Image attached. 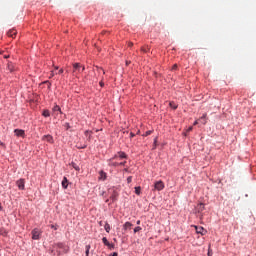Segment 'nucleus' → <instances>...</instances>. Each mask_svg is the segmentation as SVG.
<instances>
[{"instance_id":"12","label":"nucleus","mask_w":256,"mask_h":256,"mask_svg":"<svg viewBox=\"0 0 256 256\" xmlns=\"http://www.w3.org/2000/svg\"><path fill=\"white\" fill-rule=\"evenodd\" d=\"M199 121L202 123V125H207V113L203 114Z\"/></svg>"},{"instance_id":"46","label":"nucleus","mask_w":256,"mask_h":256,"mask_svg":"<svg viewBox=\"0 0 256 256\" xmlns=\"http://www.w3.org/2000/svg\"><path fill=\"white\" fill-rule=\"evenodd\" d=\"M101 71L103 72V74L105 75V70L101 69Z\"/></svg>"},{"instance_id":"22","label":"nucleus","mask_w":256,"mask_h":256,"mask_svg":"<svg viewBox=\"0 0 256 256\" xmlns=\"http://www.w3.org/2000/svg\"><path fill=\"white\" fill-rule=\"evenodd\" d=\"M91 131H89V130H86L85 131V135H86V137H88V139H91Z\"/></svg>"},{"instance_id":"41","label":"nucleus","mask_w":256,"mask_h":256,"mask_svg":"<svg viewBox=\"0 0 256 256\" xmlns=\"http://www.w3.org/2000/svg\"><path fill=\"white\" fill-rule=\"evenodd\" d=\"M128 45L129 47H133V42H130Z\"/></svg>"},{"instance_id":"1","label":"nucleus","mask_w":256,"mask_h":256,"mask_svg":"<svg viewBox=\"0 0 256 256\" xmlns=\"http://www.w3.org/2000/svg\"><path fill=\"white\" fill-rule=\"evenodd\" d=\"M121 159H127V154H125V152H118L115 154L114 157L109 160L108 165L110 167H119V162L117 161H121Z\"/></svg>"},{"instance_id":"32","label":"nucleus","mask_w":256,"mask_h":256,"mask_svg":"<svg viewBox=\"0 0 256 256\" xmlns=\"http://www.w3.org/2000/svg\"><path fill=\"white\" fill-rule=\"evenodd\" d=\"M190 131H193V127L190 126L188 129H187V133H190Z\"/></svg>"},{"instance_id":"23","label":"nucleus","mask_w":256,"mask_h":256,"mask_svg":"<svg viewBox=\"0 0 256 256\" xmlns=\"http://www.w3.org/2000/svg\"><path fill=\"white\" fill-rule=\"evenodd\" d=\"M90 249H91V245H86V256H89Z\"/></svg>"},{"instance_id":"37","label":"nucleus","mask_w":256,"mask_h":256,"mask_svg":"<svg viewBox=\"0 0 256 256\" xmlns=\"http://www.w3.org/2000/svg\"><path fill=\"white\" fill-rule=\"evenodd\" d=\"M194 125H199V120H196V121L194 122Z\"/></svg>"},{"instance_id":"6","label":"nucleus","mask_w":256,"mask_h":256,"mask_svg":"<svg viewBox=\"0 0 256 256\" xmlns=\"http://www.w3.org/2000/svg\"><path fill=\"white\" fill-rule=\"evenodd\" d=\"M109 193H112L110 199H112V201H117V197H119L117 191H115V189H109Z\"/></svg>"},{"instance_id":"24","label":"nucleus","mask_w":256,"mask_h":256,"mask_svg":"<svg viewBox=\"0 0 256 256\" xmlns=\"http://www.w3.org/2000/svg\"><path fill=\"white\" fill-rule=\"evenodd\" d=\"M141 227L140 226H137L134 228V233H139V231H141Z\"/></svg>"},{"instance_id":"48","label":"nucleus","mask_w":256,"mask_h":256,"mask_svg":"<svg viewBox=\"0 0 256 256\" xmlns=\"http://www.w3.org/2000/svg\"><path fill=\"white\" fill-rule=\"evenodd\" d=\"M4 57H5V59H7L8 56H4Z\"/></svg>"},{"instance_id":"13","label":"nucleus","mask_w":256,"mask_h":256,"mask_svg":"<svg viewBox=\"0 0 256 256\" xmlns=\"http://www.w3.org/2000/svg\"><path fill=\"white\" fill-rule=\"evenodd\" d=\"M8 37H15L17 35V30L12 29L7 32Z\"/></svg>"},{"instance_id":"28","label":"nucleus","mask_w":256,"mask_h":256,"mask_svg":"<svg viewBox=\"0 0 256 256\" xmlns=\"http://www.w3.org/2000/svg\"><path fill=\"white\" fill-rule=\"evenodd\" d=\"M73 167H74L75 171H80V168H79V166H77V164H73Z\"/></svg>"},{"instance_id":"10","label":"nucleus","mask_w":256,"mask_h":256,"mask_svg":"<svg viewBox=\"0 0 256 256\" xmlns=\"http://www.w3.org/2000/svg\"><path fill=\"white\" fill-rule=\"evenodd\" d=\"M42 140L43 141H47V143H53V136H51V135H44L42 137Z\"/></svg>"},{"instance_id":"4","label":"nucleus","mask_w":256,"mask_h":256,"mask_svg":"<svg viewBox=\"0 0 256 256\" xmlns=\"http://www.w3.org/2000/svg\"><path fill=\"white\" fill-rule=\"evenodd\" d=\"M40 236H41V231H39V229L35 228L32 230V239L34 241H39Z\"/></svg>"},{"instance_id":"16","label":"nucleus","mask_w":256,"mask_h":256,"mask_svg":"<svg viewBox=\"0 0 256 256\" xmlns=\"http://www.w3.org/2000/svg\"><path fill=\"white\" fill-rule=\"evenodd\" d=\"M104 229H105L106 233H109L111 231V225H109V223L106 222L104 225Z\"/></svg>"},{"instance_id":"21","label":"nucleus","mask_w":256,"mask_h":256,"mask_svg":"<svg viewBox=\"0 0 256 256\" xmlns=\"http://www.w3.org/2000/svg\"><path fill=\"white\" fill-rule=\"evenodd\" d=\"M198 209H199V211H203V209H205V204L200 203V204L198 205Z\"/></svg>"},{"instance_id":"40","label":"nucleus","mask_w":256,"mask_h":256,"mask_svg":"<svg viewBox=\"0 0 256 256\" xmlns=\"http://www.w3.org/2000/svg\"><path fill=\"white\" fill-rule=\"evenodd\" d=\"M100 227H103V221L99 222Z\"/></svg>"},{"instance_id":"45","label":"nucleus","mask_w":256,"mask_h":256,"mask_svg":"<svg viewBox=\"0 0 256 256\" xmlns=\"http://www.w3.org/2000/svg\"><path fill=\"white\" fill-rule=\"evenodd\" d=\"M208 256H211V251H208Z\"/></svg>"},{"instance_id":"9","label":"nucleus","mask_w":256,"mask_h":256,"mask_svg":"<svg viewBox=\"0 0 256 256\" xmlns=\"http://www.w3.org/2000/svg\"><path fill=\"white\" fill-rule=\"evenodd\" d=\"M14 133H15L16 137H25V131L24 130L15 129Z\"/></svg>"},{"instance_id":"36","label":"nucleus","mask_w":256,"mask_h":256,"mask_svg":"<svg viewBox=\"0 0 256 256\" xmlns=\"http://www.w3.org/2000/svg\"><path fill=\"white\" fill-rule=\"evenodd\" d=\"M130 137L133 138L135 137V134L133 132L130 133Z\"/></svg>"},{"instance_id":"5","label":"nucleus","mask_w":256,"mask_h":256,"mask_svg":"<svg viewBox=\"0 0 256 256\" xmlns=\"http://www.w3.org/2000/svg\"><path fill=\"white\" fill-rule=\"evenodd\" d=\"M16 185L18 187V189H20V191H23V189H25V180L24 179H20L16 182Z\"/></svg>"},{"instance_id":"33","label":"nucleus","mask_w":256,"mask_h":256,"mask_svg":"<svg viewBox=\"0 0 256 256\" xmlns=\"http://www.w3.org/2000/svg\"><path fill=\"white\" fill-rule=\"evenodd\" d=\"M87 148V145H84V146H79L78 149H86Z\"/></svg>"},{"instance_id":"39","label":"nucleus","mask_w":256,"mask_h":256,"mask_svg":"<svg viewBox=\"0 0 256 256\" xmlns=\"http://www.w3.org/2000/svg\"><path fill=\"white\" fill-rule=\"evenodd\" d=\"M112 256H119V254L117 252H114Z\"/></svg>"},{"instance_id":"17","label":"nucleus","mask_w":256,"mask_h":256,"mask_svg":"<svg viewBox=\"0 0 256 256\" xmlns=\"http://www.w3.org/2000/svg\"><path fill=\"white\" fill-rule=\"evenodd\" d=\"M153 133V130H148L143 134V137H149Z\"/></svg>"},{"instance_id":"38","label":"nucleus","mask_w":256,"mask_h":256,"mask_svg":"<svg viewBox=\"0 0 256 256\" xmlns=\"http://www.w3.org/2000/svg\"><path fill=\"white\" fill-rule=\"evenodd\" d=\"M136 225H141V220H138V221L136 222Z\"/></svg>"},{"instance_id":"29","label":"nucleus","mask_w":256,"mask_h":256,"mask_svg":"<svg viewBox=\"0 0 256 256\" xmlns=\"http://www.w3.org/2000/svg\"><path fill=\"white\" fill-rule=\"evenodd\" d=\"M131 181H133V177H132V176H129V177L127 178V183H131Z\"/></svg>"},{"instance_id":"43","label":"nucleus","mask_w":256,"mask_h":256,"mask_svg":"<svg viewBox=\"0 0 256 256\" xmlns=\"http://www.w3.org/2000/svg\"><path fill=\"white\" fill-rule=\"evenodd\" d=\"M51 228L57 230V227H55V225H52Z\"/></svg>"},{"instance_id":"14","label":"nucleus","mask_w":256,"mask_h":256,"mask_svg":"<svg viewBox=\"0 0 256 256\" xmlns=\"http://www.w3.org/2000/svg\"><path fill=\"white\" fill-rule=\"evenodd\" d=\"M102 243H104L106 247H111V243H109V240H107V237L102 238Z\"/></svg>"},{"instance_id":"25","label":"nucleus","mask_w":256,"mask_h":256,"mask_svg":"<svg viewBox=\"0 0 256 256\" xmlns=\"http://www.w3.org/2000/svg\"><path fill=\"white\" fill-rule=\"evenodd\" d=\"M142 53H148L149 48L142 47L141 48Z\"/></svg>"},{"instance_id":"15","label":"nucleus","mask_w":256,"mask_h":256,"mask_svg":"<svg viewBox=\"0 0 256 256\" xmlns=\"http://www.w3.org/2000/svg\"><path fill=\"white\" fill-rule=\"evenodd\" d=\"M133 227V224L131 222H126L123 226V228L127 231V229H131Z\"/></svg>"},{"instance_id":"11","label":"nucleus","mask_w":256,"mask_h":256,"mask_svg":"<svg viewBox=\"0 0 256 256\" xmlns=\"http://www.w3.org/2000/svg\"><path fill=\"white\" fill-rule=\"evenodd\" d=\"M62 187H63V189H67V187H69V180H67V177L63 178Z\"/></svg>"},{"instance_id":"19","label":"nucleus","mask_w":256,"mask_h":256,"mask_svg":"<svg viewBox=\"0 0 256 256\" xmlns=\"http://www.w3.org/2000/svg\"><path fill=\"white\" fill-rule=\"evenodd\" d=\"M135 193H136V195H141V188H140V186L135 187Z\"/></svg>"},{"instance_id":"8","label":"nucleus","mask_w":256,"mask_h":256,"mask_svg":"<svg viewBox=\"0 0 256 256\" xmlns=\"http://www.w3.org/2000/svg\"><path fill=\"white\" fill-rule=\"evenodd\" d=\"M98 179H99V181H106L107 180V173H105V171L101 170L99 172Z\"/></svg>"},{"instance_id":"7","label":"nucleus","mask_w":256,"mask_h":256,"mask_svg":"<svg viewBox=\"0 0 256 256\" xmlns=\"http://www.w3.org/2000/svg\"><path fill=\"white\" fill-rule=\"evenodd\" d=\"M196 229V233L199 235H205L207 233V230L203 229L201 226H194Z\"/></svg>"},{"instance_id":"20","label":"nucleus","mask_w":256,"mask_h":256,"mask_svg":"<svg viewBox=\"0 0 256 256\" xmlns=\"http://www.w3.org/2000/svg\"><path fill=\"white\" fill-rule=\"evenodd\" d=\"M169 106H170L172 109H177V104H175V102H170V103H169Z\"/></svg>"},{"instance_id":"42","label":"nucleus","mask_w":256,"mask_h":256,"mask_svg":"<svg viewBox=\"0 0 256 256\" xmlns=\"http://www.w3.org/2000/svg\"><path fill=\"white\" fill-rule=\"evenodd\" d=\"M105 84L103 83V81L100 82V86L103 87Z\"/></svg>"},{"instance_id":"30","label":"nucleus","mask_w":256,"mask_h":256,"mask_svg":"<svg viewBox=\"0 0 256 256\" xmlns=\"http://www.w3.org/2000/svg\"><path fill=\"white\" fill-rule=\"evenodd\" d=\"M52 77H55V72L54 71H51L49 79H51Z\"/></svg>"},{"instance_id":"47","label":"nucleus","mask_w":256,"mask_h":256,"mask_svg":"<svg viewBox=\"0 0 256 256\" xmlns=\"http://www.w3.org/2000/svg\"><path fill=\"white\" fill-rule=\"evenodd\" d=\"M124 171H126V172H127V171H129V169L125 168V169H124Z\"/></svg>"},{"instance_id":"31","label":"nucleus","mask_w":256,"mask_h":256,"mask_svg":"<svg viewBox=\"0 0 256 256\" xmlns=\"http://www.w3.org/2000/svg\"><path fill=\"white\" fill-rule=\"evenodd\" d=\"M58 75H63V68L58 71Z\"/></svg>"},{"instance_id":"35","label":"nucleus","mask_w":256,"mask_h":256,"mask_svg":"<svg viewBox=\"0 0 256 256\" xmlns=\"http://www.w3.org/2000/svg\"><path fill=\"white\" fill-rule=\"evenodd\" d=\"M172 69H173V71H175V69H177V64H174Z\"/></svg>"},{"instance_id":"34","label":"nucleus","mask_w":256,"mask_h":256,"mask_svg":"<svg viewBox=\"0 0 256 256\" xmlns=\"http://www.w3.org/2000/svg\"><path fill=\"white\" fill-rule=\"evenodd\" d=\"M58 247H59L60 249H63V243H58Z\"/></svg>"},{"instance_id":"2","label":"nucleus","mask_w":256,"mask_h":256,"mask_svg":"<svg viewBox=\"0 0 256 256\" xmlns=\"http://www.w3.org/2000/svg\"><path fill=\"white\" fill-rule=\"evenodd\" d=\"M85 71V66H81L79 63L73 64V75H79V73H83Z\"/></svg>"},{"instance_id":"27","label":"nucleus","mask_w":256,"mask_h":256,"mask_svg":"<svg viewBox=\"0 0 256 256\" xmlns=\"http://www.w3.org/2000/svg\"><path fill=\"white\" fill-rule=\"evenodd\" d=\"M118 164H119V166H123L124 167V165H127V161L119 162Z\"/></svg>"},{"instance_id":"26","label":"nucleus","mask_w":256,"mask_h":256,"mask_svg":"<svg viewBox=\"0 0 256 256\" xmlns=\"http://www.w3.org/2000/svg\"><path fill=\"white\" fill-rule=\"evenodd\" d=\"M53 111H61V107L58 105L54 106Z\"/></svg>"},{"instance_id":"44","label":"nucleus","mask_w":256,"mask_h":256,"mask_svg":"<svg viewBox=\"0 0 256 256\" xmlns=\"http://www.w3.org/2000/svg\"><path fill=\"white\" fill-rule=\"evenodd\" d=\"M54 69H56V70L59 69V66H54Z\"/></svg>"},{"instance_id":"18","label":"nucleus","mask_w":256,"mask_h":256,"mask_svg":"<svg viewBox=\"0 0 256 256\" xmlns=\"http://www.w3.org/2000/svg\"><path fill=\"white\" fill-rule=\"evenodd\" d=\"M42 115L43 117H49L51 114L49 113V110H44Z\"/></svg>"},{"instance_id":"3","label":"nucleus","mask_w":256,"mask_h":256,"mask_svg":"<svg viewBox=\"0 0 256 256\" xmlns=\"http://www.w3.org/2000/svg\"><path fill=\"white\" fill-rule=\"evenodd\" d=\"M154 189L156 191H163L165 189V183H163V181H157L154 184Z\"/></svg>"}]
</instances>
